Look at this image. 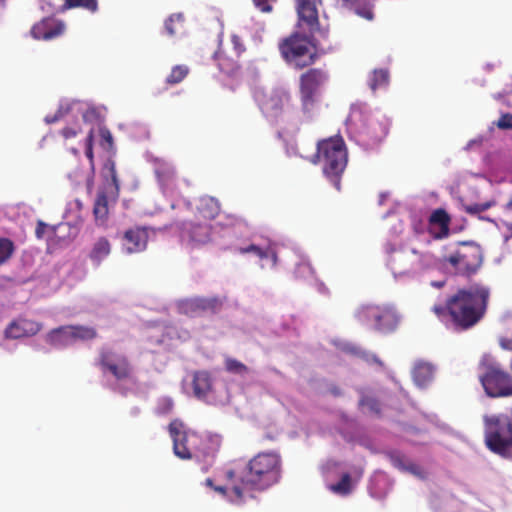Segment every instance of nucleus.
<instances>
[{"label":"nucleus","mask_w":512,"mask_h":512,"mask_svg":"<svg viewBox=\"0 0 512 512\" xmlns=\"http://www.w3.org/2000/svg\"><path fill=\"white\" fill-rule=\"evenodd\" d=\"M99 135L101 137V146L108 151L113 150L114 141L110 130L106 127H101L99 129Z\"/></svg>","instance_id":"43"},{"label":"nucleus","mask_w":512,"mask_h":512,"mask_svg":"<svg viewBox=\"0 0 512 512\" xmlns=\"http://www.w3.org/2000/svg\"><path fill=\"white\" fill-rule=\"evenodd\" d=\"M226 297L220 296H196L180 301L178 308L180 313L189 316L196 317L206 314H218L222 311Z\"/></svg>","instance_id":"12"},{"label":"nucleus","mask_w":512,"mask_h":512,"mask_svg":"<svg viewBox=\"0 0 512 512\" xmlns=\"http://www.w3.org/2000/svg\"><path fill=\"white\" fill-rule=\"evenodd\" d=\"M224 479L227 481L226 486H214L212 479L208 478L206 479V484L209 487H212L215 491L220 492L221 494H227L228 491L231 492L230 483L229 481L224 477Z\"/></svg>","instance_id":"49"},{"label":"nucleus","mask_w":512,"mask_h":512,"mask_svg":"<svg viewBox=\"0 0 512 512\" xmlns=\"http://www.w3.org/2000/svg\"><path fill=\"white\" fill-rule=\"evenodd\" d=\"M47 232L54 233L55 227L49 226L45 222L39 220L36 225L35 235L38 239H43Z\"/></svg>","instance_id":"45"},{"label":"nucleus","mask_w":512,"mask_h":512,"mask_svg":"<svg viewBox=\"0 0 512 512\" xmlns=\"http://www.w3.org/2000/svg\"><path fill=\"white\" fill-rule=\"evenodd\" d=\"M98 365L103 371L110 372L117 380H125L130 377L132 368L129 360L124 355H116L112 350L101 349Z\"/></svg>","instance_id":"15"},{"label":"nucleus","mask_w":512,"mask_h":512,"mask_svg":"<svg viewBox=\"0 0 512 512\" xmlns=\"http://www.w3.org/2000/svg\"><path fill=\"white\" fill-rule=\"evenodd\" d=\"M489 290L481 285L459 289L446 301V308L456 329L467 330L475 326L485 315Z\"/></svg>","instance_id":"2"},{"label":"nucleus","mask_w":512,"mask_h":512,"mask_svg":"<svg viewBox=\"0 0 512 512\" xmlns=\"http://www.w3.org/2000/svg\"><path fill=\"white\" fill-rule=\"evenodd\" d=\"M489 208H490L489 203H480V204L468 205L465 207V210L467 213L474 215V214L484 212Z\"/></svg>","instance_id":"47"},{"label":"nucleus","mask_w":512,"mask_h":512,"mask_svg":"<svg viewBox=\"0 0 512 512\" xmlns=\"http://www.w3.org/2000/svg\"><path fill=\"white\" fill-rule=\"evenodd\" d=\"M41 329V323L26 318H19L17 320L12 321L7 326V328L5 329V336L6 338L10 339L32 337L36 335Z\"/></svg>","instance_id":"20"},{"label":"nucleus","mask_w":512,"mask_h":512,"mask_svg":"<svg viewBox=\"0 0 512 512\" xmlns=\"http://www.w3.org/2000/svg\"><path fill=\"white\" fill-rule=\"evenodd\" d=\"M483 422L486 447L505 456L512 447V419L506 414L485 415Z\"/></svg>","instance_id":"6"},{"label":"nucleus","mask_w":512,"mask_h":512,"mask_svg":"<svg viewBox=\"0 0 512 512\" xmlns=\"http://www.w3.org/2000/svg\"><path fill=\"white\" fill-rule=\"evenodd\" d=\"M63 116V112H62V109H59L56 114L52 117V118H46V121L48 123H54L56 121H58L61 117Z\"/></svg>","instance_id":"52"},{"label":"nucleus","mask_w":512,"mask_h":512,"mask_svg":"<svg viewBox=\"0 0 512 512\" xmlns=\"http://www.w3.org/2000/svg\"><path fill=\"white\" fill-rule=\"evenodd\" d=\"M63 4L59 10L65 12L72 8H82L91 13H95L98 10L97 0H62Z\"/></svg>","instance_id":"31"},{"label":"nucleus","mask_w":512,"mask_h":512,"mask_svg":"<svg viewBox=\"0 0 512 512\" xmlns=\"http://www.w3.org/2000/svg\"><path fill=\"white\" fill-rule=\"evenodd\" d=\"M358 1L359 0H342L343 6H345L347 8L354 7L358 3Z\"/></svg>","instance_id":"54"},{"label":"nucleus","mask_w":512,"mask_h":512,"mask_svg":"<svg viewBox=\"0 0 512 512\" xmlns=\"http://www.w3.org/2000/svg\"><path fill=\"white\" fill-rule=\"evenodd\" d=\"M407 469H408L411 473H413V474H415V475H420V473H421V468H420L418 465H416V464H410V465L407 467Z\"/></svg>","instance_id":"53"},{"label":"nucleus","mask_w":512,"mask_h":512,"mask_svg":"<svg viewBox=\"0 0 512 512\" xmlns=\"http://www.w3.org/2000/svg\"><path fill=\"white\" fill-rule=\"evenodd\" d=\"M495 125L501 130L512 129V114L504 113L495 123Z\"/></svg>","instance_id":"46"},{"label":"nucleus","mask_w":512,"mask_h":512,"mask_svg":"<svg viewBox=\"0 0 512 512\" xmlns=\"http://www.w3.org/2000/svg\"><path fill=\"white\" fill-rule=\"evenodd\" d=\"M312 163H320L324 175L333 186L340 190L341 176L347 166L348 153L342 137H329L317 143V152L311 159Z\"/></svg>","instance_id":"3"},{"label":"nucleus","mask_w":512,"mask_h":512,"mask_svg":"<svg viewBox=\"0 0 512 512\" xmlns=\"http://www.w3.org/2000/svg\"><path fill=\"white\" fill-rule=\"evenodd\" d=\"M111 253V243L106 237L98 238L92 245L89 258L95 265H100Z\"/></svg>","instance_id":"27"},{"label":"nucleus","mask_w":512,"mask_h":512,"mask_svg":"<svg viewBox=\"0 0 512 512\" xmlns=\"http://www.w3.org/2000/svg\"><path fill=\"white\" fill-rule=\"evenodd\" d=\"M45 341L55 348H64L74 343L70 325L60 326L49 331Z\"/></svg>","instance_id":"25"},{"label":"nucleus","mask_w":512,"mask_h":512,"mask_svg":"<svg viewBox=\"0 0 512 512\" xmlns=\"http://www.w3.org/2000/svg\"><path fill=\"white\" fill-rule=\"evenodd\" d=\"M231 41L233 43V46H234V54L236 55L237 58L240 57V55L244 52L245 50V47L244 45L241 43V39L239 36L237 35H233L231 37Z\"/></svg>","instance_id":"48"},{"label":"nucleus","mask_w":512,"mask_h":512,"mask_svg":"<svg viewBox=\"0 0 512 512\" xmlns=\"http://www.w3.org/2000/svg\"><path fill=\"white\" fill-rule=\"evenodd\" d=\"M399 260L406 262L404 271H417L431 266L434 263V256L429 252L420 253L413 249L409 253H400Z\"/></svg>","instance_id":"22"},{"label":"nucleus","mask_w":512,"mask_h":512,"mask_svg":"<svg viewBox=\"0 0 512 512\" xmlns=\"http://www.w3.org/2000/svg\"><path fill=\"white\" fill-rule=\"evenodd\" d=\"M3 7H4L3 0H0V11L3 9Z\"/></svg>","instance_id":"61"},{"label":"nucleus","mask_w":512,"mask_h":512,"mask_svg":"<svg viewBox=\"0 0 512 512\" xmlns=\"http://www.w3.org/2000/svg\"><path fill=\"white\" fill-rule=\"evenodd\" d=\"M371 357L374 362H376L379 365H383L382 361L376 355H372Z\"/></svg>","instance_id":"57"},{"label":"nucleus","mask_w":512,"mask_h":512,"mask_svg":"<svg viewBox=\"0 0 512 512\" xmlns=\"http://www.w3.org/2000/svg\"><path fill=\"white\" fill-rule=\"evenodd\" d=\"M168 430L173 440L174 454L183 460L191 459L194 453L193 442L197 436L185 431L183 423L177 419L170 422Z\"/></svg>","instance_id":"14"},{"label":"nucleus","mask_w":512,"mask_h":512,"mask_svg":"<svg viewBox=\"0 0 512 512\" xmlns=\"http://www.w3.org/2000/svg\"><path fill=\"white\" fill-rule=\"evenodd\" d=\"M254 99L266 118L276 119L290 106L292 97L290 91L283 87L270 90L257 88Z\"/></svg>","instance_id":"7"},{"label":"nucleus","mask_w":512,"mask_h":512,"mask_svg":"<svg viewBox=\"0 0 512 512\" xmlns=\"http://www.w3.org/2000/svg\"><path fill=\"white\" fill-rule=\"evenodd\" d=\"M359 406L367 408L371 414L377 417L381 416V403L375 397L363 395L359 400Z\"/></svg>","instance_id":"37"},{"label":"nucleus","mask_w":512,"mask_h":512,"mask_svg":"<svg viewBox=\"0 0 512 512\" xmlns=\"http://www.w3.org/2000/svg\"><path fill=\"white\" fill-rule=\"evenodd\" d=\"M214 59L217 62L220 71L227 75L231 76L236 74L240 68L238 60L233 56L227 55L221 49L214 53Z\"/></svg>","instance_id":"29"},{"label":"nucleus","mask_w":512,"mask_h":512,"mask_svg":"<svg viewBox=\"0 0 512 512\" xmlns=\"http://www.w3.org/2000/svg\"><path fill=\"white\" fill-rule=\"evenodd\" d=\"M351 352L356 354V355L362 356V357H364L366 355V353L364 351H361L360 348H356V347L352 348Z\"/></svg>","instance_id":"55"},{"label":"nucleus","mask_w":512,"mask_h":512,"mask_svg":"<svg viewBox=\"0 0 512 512\" xmlns=\"http://www.w3.org/2000/svg\"><path fill=\"white\" fill-rule=\"evenodd\" d=\"M237 251L240 254L251 253V254L257 256L260 260L270 259L272 266H275L277 263V260H278L277 252L271 246H267L266 248H261L257 245L250 244L246 247L237 248Z\"/></svg>","instance_id":"30"},{"label":"nucleus","mask_w":512,"mask_h":512,"mask_svg":"<svg viewBox=\"0 0 512 512\" xmlns=\"http://www.w3.org/2000/svg\"><path fill=\"white\" fill-rule=\"evenodd\" d=\"M74 343L76 341H89L98 336L95 328L84 325H70Z\"/></svg>","instance_id":"33"},{"label":"nucleus","mask_w":512,"mask_h":512,"mask_svg":"<svg viewBox=\"0 0 512 512\" xmlns=\"http://www.w3.org/2000/svg\"><path fill=\"white\" fill-rule=\"evenodd\" d=\"M149 231L147 227L135 226L127 229L122 236V247L127 254L143 252L147 248Z\"/></svg>","instance_id":"18"},{"label":"nucleus","mask_w":512,"mask_h":512,"mask_svg":"<svg viewBox=\"0 0 512 512\" xmlns=\"http://www.w3.org/2000/svg\"><path fill=\"white\" fill-rule=\"evenodd\" d=\"M230 483L231 500L237 504L253 498V491H264L282 476V459L276 452H260L250 460H234L223 470Z\"/></svg>","instance_id":"1"},{"label":"nucleus","mask_w":512,"mask_h":512,"mask_svg":"<svg viewBox=\"0 0 512 512\" xmlns=\"http://www.w3.org/2000/svg\"><path fill=\"white\" fill-rule=\"evenodd\" d=\"M80 129H75V128H72V127H65L61 130V135L65 138V139H70V138H74L78 135Z\"/></svg>","instance_id":"50"},{"label":"nucleus","mask_w":512,"mask_h":512,"mask_svg":"<svg viewBox=\"0 0 512 512\" xmlns=\"http://www.w3.org/2000/svg\"><path fill=\"white\" fill-rule=\"evenodd\" d=\"M165 30L169 36H176L184 32V15L175 13L165 21Z\"/></svg>","instance_id":"32"},{"label":"nucleus","mask_w":512,"mask_h":512,"mask_svg":"<svg viewBox=\"0 0 512 512\" xmlns=\"http://www.w3.org/2000/svg\"><path fill=\"white\" fill-rule=\"evenodd\" d=\"M71 152L74 154V155H77L78 154V150L76 148H72L71 149Z\"/></svg>","instance_id":"58"},{"label":"nucleus","mask_w":512,"mask_h":512,"mask_svg":"<svg viewBox=\"0 0 512 512\" xmlns=\"http://www.w3.org/2000/svg\"><path fill=\"white\" fill-rule=\"evenodd\" d=\"M220 203L217 199L210 196H203L196 204L195 219L210 223L220 213Z\"/></svg>","instance_id":"23"},{"label":"nucleus","mask_w":512,"mask_h":512,"mask_svg":"<svg viewBox=\"0 0 512 512\" xmlns=\"http://www.w3.org/2000/svg\"><path fill=\"white\" fill-rule=\"evenodd\" d=\"M191 385L193 395L199 400L206 401L213 394V378L208 371H195L193 373Z\"/></svg>","instance_id":"21"},{"label":"nucleus","mask_w":512,"mask_h":512,"mask_svg":"<svg viewBox=\"0 0 512 512\" xmlns=\"http://www.w3.org/2000/svg\"><path fill=\"white\" fill-rule=\"evenodd\" d=\"M500 346L503 349L512 351V336L510 338H501L500 339Z\"/></svg>","instance_id":"51"},{"label":"nucleus","mask_w":512,"mask_h":512,"mask_svg":"<svg viewBox=\"0 0 512 512\" xmlns=\"http://www.w3.org/2000/svg\"><path fill=\"white\" fill-rule=\"evenodd\" d=\"M219 225L224 229L233 230L234 234H245L250 231V225L246 219L234 214H225Z\"/></svg>","instance_id":"28"},{"label":"nucleus","mask_w":512,"mask_h":512,"mask_svg":"<svg viewBox=\"0 0 512 512\" xmlns=\"http://www.w3.org/2000/svg\"><path fill=\"white\" fill-rule=\"evenodd\" d=\"M225 368L228 372L235 374H243L247 371L245 364L233 358H226Z\"/></svg>","instance_id":"41"},{"label":"nucleus","mask_w":512,"mask_h":512,"mask_svg":"<svg viewBox=\"0 0 512 512\" xmlns=\"http://www.w3.org/2000/svg\"><path fill=\"white\" fill-rule=\"evenodd\" d=\"M351 9H353L358 16H360L368 21H371L374 18L373 10H372L371 6H369V5L361 6V5L356 4Z\"/></svg>","instance_id":"44"},{"label":"nucleus","mask_w":512,"mask_h":512,"mask_svg":"<svg viewBox=\"0 0 512 512\" xmlns=\"http://www.w3.org/2000/svg\"><path fill=\"white\" fill-rule=\"evenodd\" d=\"M412 378L414 383L420 387H427L434 379L435 366L427 361L418 360L412 369Z\"/></svg>","instance_id":"24"},{"label":"nucleus","mask_w":512,"mask_h":512,"mask_svg":"<svg viewBox=\"0 0 512 512\" xmlns=\"http://www.w3.org/2000/svg\"><path fill=\"white\" fill-rule=\"evenodd\" d=\"M328 79V73L320 68H310L300 75V100L305 112H309L314 107L320 90Z\"/></svg>","instance_id":"8"},{"label":"nucleus","mask_w":512,"mask_h":512,"mask_svg":"<svg viewBox=\"0 0 512 512\" xmlns=\"http://www.w3.org/2000/svg\"><path fill=\"white\" fill-rule=\"evenodd\" d=\"M14 250V243L9 238H0V265L10 259Z\"/></svg>","instance_id":"38"},{"label":"nucleus","mask_w":512,"mask_h":512,"mask_svg":"<svg viewBox=\"0 0 512 512\" xmlns=\"http://www.w3.org/2000/svg\"><path fill=\"white\" fill-rule=\"evenodd\" d=\"M330 489L337 494L347 495L351 492V477L348 473L343 474L340 481L330 486Z\"/></svg>","instance_id":"39"},{"label":"nucleus","mask_w":512,"mask_h":512,"mask_svg":"<svg viewBox=\"0 0 512 512\" xmlns=\"http://www.w3.org/2000/svg\"><path fill=\"white\" fill-rule=\"evenodd\" d=\"M433 310L435 311V313H437L438 315L442 314L445 310H447L446 306L445 307H442V306H435L433 308Z\"/></svg>","instance_id":"56"},{"label":"nucleus","mask_w":512,"mask_h":512,"mask_svg":"<svg viewBox=\"0 0 512 512\" xmlns=\"http://www.w3.org/2000/svg\"><path fill=\"white\" fill-rule=\"evenodd\" d=\"M298 15V27L307 31L312 37L318 35L321 40H327L329 26H321L319 23L318 8L322 0H295Z\"/></svg>","instance_id":"9"},{"label":"nucleus","mask_w":512,"mask_h":512,"mask_svg":"<svg viewBox=\"0 0 512 512\" xmlns=\"http://www.w3.org/2000/svg\"><path fill=\"white\" fill-rule=\"evenodd\" d=\"M65 23L55 17H45L35 23L31 30V36L36 40L49 41L64 34Z\"/></svg>","instance_id":"16"},{"label":"nucleus","mask_w":512,"mask_h":512,"mask_svg":"<svg viewBox=\"0 0 512 512\" xmlns=\"http://www.w3.org/2000/svg\"><path fill=\"white\" fill-rule=\"evenodd\" d=\"M102 184L98 189L94 202L93 214L97 221L104 222L109 214V205L115 204L119 198L120 185L116 172L115 161L107 159L101 169Z\"/></svg>","instance_id":"5"},{"label":"nucleus","mask_w":512,"mask_h":512,"mask_svg":"<svg viewBox=\"0 0 512 512\" xmlns=\"http://www.w3.org/2000/svg\"><path fill=\"white\" fill-rule=\"evenodd\" d=\"M435 286L437 287H442L443 286V283L442 282H439V283H434Z\"/></svg>","instance_id":"60"},{"label":"nucleus","mask_w":512,"mask_h":512,"mask_svg":"<svg viewBox=\"0 0 512 512\" xmlns=\"http://www.w3.org/2000/svg\"><path fill=\"white\" fill-rule=\"evenodd\" d=\"M446 261L450 263L457 273L470 275L475 273L482 263L480 248L476 245H465L450 255Z\"/></svg>","instance_id":"13"},{"label":"nucleus","mask_w":512,"mask_h":512,"mask_svg":"<svg viewBox=\"0 0 512 512\" xmlns=\"http://www.w3.org/2000/svg\"><path fill=\"white\" fill-rule=\"evenodd\" d=\"M389 83V72L387 69H375L369 78V87L372 91L384 88Z\"/></svg>","instance_id":"34"},{"label":"nucleus","mask_w":512,"mask_h":512,"mask_svg":"<svg viewBox=\"0 0 512 512\" xmlns=\"http://www.w3.org/2000/svg\"><path fill=\"white\" fill-rule=\"evenodd\" d=\"M320 39L318 35L312 37L294 32L279 43V51L287 63L303 69L315 63L317 54L311 50V46L317 47Z\"/></svg>","instance_id":"4"},{"label":"nucleus","mask_w":512,"mask_h":512,"mask_svg":"<svg viewBox=\"0 0 512 512\" xmlns=\"http://www.w3.org/2000/svg\"><path fill=\"white\" fill-rule=\"evenodd\" d=\"M387 134L388 126L385 122L370 118L360 131L359 137L363 145L372 148L382 142Z\"/></svg>","instance_id":"19"},{"label":"nucleus","mask_w":512,"mask_h":512,"mask_svg":"<svg viewBox=\"0 0 512 512\" xmlns=\"http://www.w3.org/2000/svg\"><path fill=\"white\" fill-rule=\"evenodd\" d=\"M480 382L489 397L512 395V377L496 366H489L480 376Z\"/></svg>","instance_id":"11"},{"label":"nucleus","mask_w":512,"mask_h":512,"mask_svg":"<svg viewBox=\"0 0 512 512\" xmlns=\"http://www.w3.org/2000/svg\"><path fill=\"white\" fill-rule=\"evenodd\" d=\"M450 222L451 217L443 208H438L431 213L429 217V225L431 227H439V231L435 234V238L442 239L449 235Z\"/></svg>","instance_id":"26"},{"label":"nucleus","mask_w":512,"mask_h":512,"mask_svg":"<svg viewBox=\"0 0 512 512\" xmlns=\"http://www.w3.org/2000/svg\"><path fill=\"white\" fill-rule=\"evenodd\" d=\"M212 226L210 223L194 220L185 221L181 226V237L195 245L206 244L211 240Z\"/></svg>","instance_id":"17"},{"label":"nucleus","mask_w":512,"mask_h":512,"mask_svg":"<svg viewBox=\"0 0 512 512\" xmlns=\"http://www.w3.org/2000/svg\"><path fill=\"white\" fill-rule=\"evenodd\" d=\"M333 393H334L335 395H340V391H339V389H334V390H333Z\"/></svg>","instance_id":"59"},{"label":"nucleus","mask_w":512,"mask_h":512,"mask_svg":"<svg viewBox=\"0 0 512 512\" xmlns=\"http://www.w3.org/2000/svg\"><path fill=\"white\" fill-rule=\"evenodd\" d=\"M93 143H94V130L91 129L85 139V155L89 160V164H90L92 171H94V169H95Z\"/></svg>","instance_id":"40"},{"label":"nucleus","mask_w":512,"mask_h":512,"mask_svg":"<svg viewBox=\"0 0 512 512\" xmlns=\"http://www.w3.org/2000/svg\"><path fill=\"white\" fill-rule=\"evenodd\" d=\"M155 173L158 178V181L163 187L170 186L175 179V170L167 165L159 166L156 169Z\"/></svg>","instance_id":"35"},{"label":"nucleus","mask_w":512,"mask_h":512,"mask_svg":"<svg viewBox=\"0 0 512 512\" xmlns=\"http://www.w3.org/2000/svg\"><path fill=\"white\" fill-rule=\"evenodd\" d=\"M361 322L370 325L380 333L393 332L398 325V317L394 311L386 306L366 305L358 311Z\"/></svg>","instance_id":"10"},{"label":"nucleus","mask_w":512,"mask_h":512,"mask_svg":"<svg viewBox=\"0 0 512 512\" xmlns=\"http://www.w3.org/2000/svg\"><path fill=\"white\" fill-rule=\"evenodd\" d=\"M188 73L189 68L186 65H176L167 76L166 83L169 85L178 84L187 77Z\"/></svg>","instance_id":"36"},{"label":"nucleus","mask_w":512,"mask_h":512,"mask_svg":"<svg viewBox=\"0 0 512 512\" xmlns=\"http://www.w3.org/2000/svg\"><path fill=\"white\" fill-rule=\"evenodd\" d=\"M174 408V401L172 398L164 396L158 400L157 413L160 415H167L172 412Z\"/></svg>","instance_id":"42"}]
</instances>
